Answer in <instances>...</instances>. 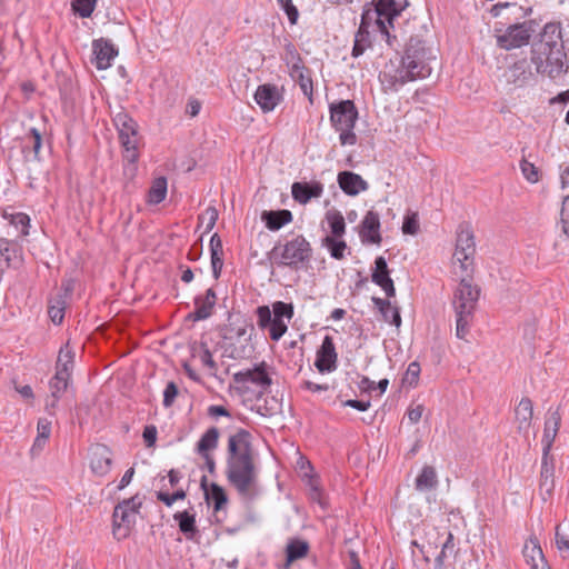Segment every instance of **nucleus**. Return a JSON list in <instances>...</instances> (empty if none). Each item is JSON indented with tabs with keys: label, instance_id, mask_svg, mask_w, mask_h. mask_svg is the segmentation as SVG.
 Masks as SVG:
<instances>
[{
	"label": "nucleus",
	"instance_id": "f257e3e1",
	"mask_svg": "<svg viewBox=\"0 0 569 569\" xmlns=\"http://www.w3.org/2000/svg\"><path fill=\"white\" fill-rule=\"evenodd\" d=\"M226 476L242 498L252 500L258 496V469L251 435L244 429H239L228 439Z\"/></svg>",
	"mask_w": 569,
	"mask_h": 569
},
{
	"label": "nucleus",
	"instance_id": "f03ea898",
	"mask_svg": "<svg viewBox=\"0 0 569 569\" xmlns=\"http://www.w3.org/2000/svg\"><path fill=\"white\" fill-rule=\"evenodd\" d=\"M460 281L453 291L452 307L456 312V337L465 339L470 331L480 288L472 284V274H456Z\"/></svg>",
	"mask_w": 569,
	"mask_h": 569
},
{
	"label": "nucleus",
	"instance_id": "7ed1b4c3",
	"mask_svg": "<svg viewBox=\"0 0 569 569\" xmlns=\"http://www.w3.org/2000/svg\"><path fill=\"white\" fill-rule=\"evenodd\" d=\"M312 258V247L302 236L298 234L283 246H276L270 252V259L278 267H288L292 270L306 268Z\"/></svg>",
	"mask_w": 569,
	"mask_h": 569
},
{
	"label": "nucleus",
	"instance_id": "20e7f679",
	"mask_svg": "<svg viewBox=\"0 0 569 569\" xmlns=\"http://www.w3.org/2000/svg\"><path fill=\"white\" fill-rule=\"evenodd\" d=\"M330 121L332 127L340 132L339 140L342 146H353L357 136L353 128L358 120V110L352 100H341L330 103Z\"/></svg>",
	"mask_w": 569,
	"mask_h": 569
},
{
	"label": "nucleus",
	"instance_id": "39448f33",
	"mask_svg": "<svg viewBox=\"0 0 569 569\" xmlns=\"http://www.w3.org/2000/svg\"><path fill=\"white\" fill-rule=\"evenodd\" d=\"M476 242L471 226L468 222L459 224L457 230L456 249L452 257L453 273H473Z\"/></svg>",
	"mask_w": 569,
	"mask_h": 569
},
{
	"label": "nucleus",
	"instance_id": "423d86ee",
	"mask_svg": "<svg viewBox=\"0 0 569 569\" xmlns=\"http://www.w3.org/2000/svg\"><path fill=\"white\" fill-rule=\"evenodd\" d=\"M142 506L141 498L136 495L120 501L113 510L112 533L117 540L126 539L136 523L139 509Z\"/></svg>",
	"mask_w": 569,
	"mask_h": 569
},
{
	"label": "nucleus",
	"instance_id": "0eeeda50",
	"mask_svg": "<svg viewBox=\"0 0 569 569\" xmlns=\"http://www.w3.org/2000/svg\"><path fill=\"white\" fill-rule=\"evenodd\" d=\"M402 54L396 53L380 71L379 79L385 90L398 91L402 86L417 80V77Z\"/></svg>",
	"mask_w": 569,
	"mask_h": 569
},
{
	"label": "nucleus",
	"instance_id": "6e6552de",
	"mask_svg": "<svg viewBox=\"0 0 569 569\" xmlns=\"http://www.w3.org/2000/svg\"><path fill=\"white\" fill-rule=\"evenodd\" d=\"M402 56L409 64L408 67L413 70L417 79H423L430 76L432 70L430 61L436 58L422 40L410 38Z\"/></svg>",
	"mask_w": 569,
	"mask_h": 569
},
{
	"label": "nucleus",
	"instance_id": "1a4fd4ad",
	"mask_svg": "<svg viewBox=\"0 0 569 569\" xmlns=\"http://www.w3.org/2000/svg\"><path fill=\"white\" fill-rule=\"evenodd\" d=\"M114 126L119 132V139L124 149V159L130 163L138 160V130L136 121L124 112H119L113 118Z\"/></svg>",
	"mask_w": 569,
	"mask_h": 569
},
{
	"label": "nucleus",
	"instance_id": "9d476101",
	"mask_svg": "<svg viewBox=\"0 0 569 569\" xmlns=\"http://www.w3.org/2000/svg\"><path fill=\"white\" fill-rule=\"evenodd\" d=\"M566 60L567 54L563 48L547 49L546 54L531 52V62L537 73H546L550 78H556L567 70Z\"/></svg>",
	"mask_w": 569,
	"mask_h": 569
},
{
	"label": "nucleus",
	"instance_id": "9b49d317",
	"mask_svg": "<svg viewBox=\"0 0 569 569\" xmlns=\"http://www.w3.org/2000/svg\"><path fill=\"white\" fill-rule=\"evenodd\" d=\"M501 32V30H496ZM531 28L527 22L509 26L502 33H497V46L503 50H512L528 44L531 37Z\"/></svg>",
	"mask_w": 569,
	"mask_h": 569
},
{
	"label": "nucleus",
	"instance_id": "f8f14e48",
	"mask_svg": "<svg viewBox=\"0 0 569 569\" xmlns=\"http://www.w3.org/2000/svg\"><path fill=\"white\" fill-rule=\"evenodd\" d=\"M400 10L395 0H378L373 9L366 10L362 13V24H366L368 16H376V22L382 32H387L385 20L392 24L395 17L399 16Z\"/></svg>",
	"mask_w": 569,
	"mask_h": 569
},
{
	"label": "nucleus",
	"instance_id": "ddd939ff",
	"mask_svg": "<svg viewBox=\"0 0 569 569\" xmlns=\"http://www.w3.org/2000/svg\"><path fill=\"white\" fill-rule=\"evenodd\" d=\"M563 48L561 27L559 23H547L540 34L539 41L533 43L531 52L546 54L547 49Z\"/></svg>",
	"mask_w": 569,
	"mask_h": 569
},
{
	"label": "nucleus",
	"instance_id": "4468645a",
	"mask_svg": "<svg viewBox=\"0 0 569 569\" xmlns=\"http://www.w3.org/2000/svg\"><path fill=\"white\" fill-rule=\"evenodd\" d=\"M89 465L96 476H106L112 466V452L110 448L102 443L92 445L89 448Z\"/></svg>",
	"mask_w": 569,
	"mask_h": 569
},
{
	"label": "nucleus",
	"instance_id": "2eb2a0df",
	"mask_svg": "<svg viewBox=\"0 0 569 569\" xmlns=\"http://www.w3.org/2000/svg\"><path fill=\"white\" fill-rule=\"evenodd\" d=\"M503 79L512 89L523 88L535 79L530 66L526 60H520L508 67L503 72Z\"/></svg>",
	"mask_w": 569,
	"mask_h": 569
},
{
	"label": "nucleus",
	"instance_id": "dca6fc26",
	"mask_svg": "<svg viewBox=\"0 0 569 569\" xmlns=\"http://www.w3.org/2000/svg\"><path fill=\"white\" fill-rule=\"evenodd\" d=\"M92 52L94 56L92 63L99 70L108 69L111 66V61L118 56L116 46L104 38L92 41Z\"/></svg>",
	"mask_w": 569,
	"mask_h": 569
},
{
	"label": "nucleus",
	"instance_id": "f3484780",
	"mask_svg": "<svg viewBox=\"0 0 569 569\" xmlns=\"http://www.w3.org/2000/svg\"><path fill=\"white\" fill-rule=\"evenodd\" d=\"M337 359L338 355L336 352L333 339L330 336H326L317 351L315 366L321 373L331 372L337 368Z\"/></svg>",
	"mask_w": 569,
	"mask_h": 569
},
{
	"label": "nucleus",
	"instance_id": "a211bd4d",
	"mask_svg": "<svg viewBox=\"0 0 569 569\" xmlns=\"http://www.w3.org/2000/svg\"><path fill=\"white\" fill-rule=\"evenodd\" d=\"M281 100L282 93L276 84H260L254 92V101L264 113L273 111Z\"/></svg>",
	"mask_w": 569,
	"mask_h": 569
},
{
	"label": "nucleus",
	"instance_id": "6ab92c4d",
	"mask_svg": "<svg viewBox=\"0 0 569 569\" xmlns=\"http://www.w3.org/2000/svg\"><path fill=\"white\" fill-rule=\"evenodd\" d=\"M371 280L385 291L388 298L396 296V288L393 280L390 278V270L385 257L379 256L376 258Z\"/></svg>",
	"mask_w": 569,
	"mask_h": 569
},
{
	"label": "nucleus",
	"instance_id": "aec40b11",
	"mask_svg": "<svg viewBox=\"0 0 569 569\" xmlns=\"http://www.w3.org/2000/svg\"><path fill=\"white\" fill-rule=\"evenodd\" d=\"M233 380L237 383L244 385L247 382L254 383L263 389L271 386L272 380L267 372V366L264 362L254 366L252 369L239 371L233 375Z\"/></svg>",
	"mask_w": 569,
	"mask_h": 569
},
{
	"label": "nucleus",
	"instance_id": "412c9836",
	"mask_svg": "<svg viewBox=\"0 0 569 569\" xmlns=\"http://www.w3.org/2000/svg\"><path fill=\"white\" fill-rule=\"evenodd\" d=\"M379 230V214L372 210H369L361 221V228L359 232L361 241L379 244L382 240Z\"/></svg>",
	"mask_w": 569,
	"mask_h": 569
},
{
	"label": "nucleus",
	"instance_id": "4be33fe9",
	"mask_svg": "<svg viewBox=\"0 0 569 569\" xmlns=\"http://www.w3.org/2000/svg\"><path fill=\"white\" fill-rule=\"evenodd\" d=\"M217 302V295L212 288H209L203 296L194 298L196 310L188 316L193 321H200L211 317Z\"/></svg>",
	"mask_w": 569,
	"mask_h": 569
},
{
	"label": "nucleus",
	"instance_id": "5701e85b",
	"mask_svg": "<svg viewBox=\"0 0 569 569\" xmlns=\"http://www.w3.org/2000/svg\"><path fill=\"white\" fill-rule=\"evenodd\" d=\"M237 341L231 342L224 349L226 355L231 359H243L251 356L253 347L250 343L251 333L246 328H241L237 332Z\"/></svg>",
	"mask_w": 569,
	"mask_h": 569
},
{
	"label": "nucleus",
	"instance_id": "b1692460",
	"mask_svg": "<svg viewBox=\"0 0 569 569\" xmlns=\"http://www.w3.org/2000/svg\"><path fill=\"white\" fill-rule=\"evenodd\" d=\"M322 192L323 186L318 181L293 182L291 186L292 198L300 204L308 203L312 198H319Z\"/></svg>",
	"mask_w": 569,
	"mask_h": 569
},
{
	"label": "nucleus",
	"instance_id": "393cba45",
	"mask_svg": "<svg viewBox=\"0 0 569 569\" xmlns=\"http://www.w3.org/2000/svg\"><path fill=\"white\" fill-rule=\"evenodd\" d=\"M338 183L341 190L348 196H357L361 191H366L369 186L361 176L351 171H341L338 174Z\"/></svg>",
	"mask_w": 569,
	"mask_h": 569
},
{
	"label": "nucleus",
	"instance_id": "a878e982",
	"mask_svg": "<svg viewBox=\"0 0 569 569\" xmlns=\"http://www.w3.org/2000/svg\"><path fill=\"white\" fill-rule=\"evenodd\" d=\"M297 61L292 63L290 68L291 78L297 81L302 90L303 94L312 101V79L309 70L302 64L301 58L296 57Z\"/></svg>",
	"mask_w": 569,
	"mask_h": 569
},
{
	"label": "nucleus",
	"instance_id": "bb28decb",
	"mask_svg": "<svg viewBox=\"0 0 569 569\" xmlns=\"http://www.w3.org/2000/svg\"><path fill=\"white\" fill-rule=\"evenodd\" d=\"M0 254L9 268H18L22 263V248L16 241L0 239Z\"/></svg>",
	"mask_w": 569,
	"mask_h": 569
},
{
	"label": "nucleus",
	"instance_id": "cd10ccee",
	"mask_svg": "<svg viewBox=\"0 0 569 569\" xmlns=\"http://www.w3.org/2000/svg\"><path fill=\"white\" fill-rule=\"evenodd\" d=\"M261 220L270 231H278L292 221V213L287 209L264 210L261 213Z\"/></svg>",
	"mask_w": 569,
	"mask_h": 569
},
{
	"label": "nucleus",
	"instance_id": "c85d7f7f",
	"mask_svg": "<svg viewBox=\"0 0 569 569\" xmlns=\"http://www.w3.org/2000/svg\"><path fill=\"white\" fill-rule=\"evenodd\" d=\"M533 416L532 401L529 398H522L515 410L517 429L519 432H528Z\"/></svg>",
	"mask_w": 569,
	"mask_h": 569
},
{
	"label": "nucleus",
	"instance_id": "c756f323",
	"mask_svg": "<svg viewBox=\"0 0 569 569\" xmlns=\"http://www.w3.org/2000/svg\"><path fill=\"white\" fill-rule=\"evenodd\" d=\"M561 417L558 410L551 412L545 422V430L542 436V445L545 456H548L549 450L556 439L560 428Z\"/></svg>",
	"mask_w": 569,
	"mask_h": 569
},
{
	"label": "nucleus",
	"instance_id": "7c9ffc66",
	"mask_svg": "<svg viewBox=\"0 0 569 569\" xmlns=\"http://www.w3.org/2000/svg\"><path fill=\"white\" fill-rule=\"evenodd\" d=\"M522 552L526 562L531 567V569H540L542 563H547L542 549L539 546L537 539L531 538L528 542H526Z\"/></svg>",
	"mask_w": 569,
	"mask_h": 569
},
{
	"label": "nucleus",
	"instance_id": "2f4dec72",
	"mask_svg": "<svg viewBox=\"0 0 569 569\" xmlns=\"http://www.w3.org/2000/svg\"><path fill=\"white\" fill-rule=\"evenodd\" d=\"M173 519L178 522L179 530L183 533L186 539L193 540L199 533L196 526V517L188 510L176 512Z\"/></svg>",
	"mask_w": 569,
	"mask_h": 569
},
{
	"label": "nucleus",
	"instance_id": "473e14b6",
	"mask_svg": "<svg viewBox=\"0 0 569 569\" xmlns=\"http://www.w3.org/2000/svg\"><path fill=\"white\" fill-rule=\"evenodd\" d=\"M211 267L212 274L217 280L220 277L223 266V247L221 238L218 233H213L210 238Z\"/></svg>",
	"mask_w": 569,
	"mask_h": 569
},
{
	"label": "nucleus",
	"instance_id": "72a5a7b5",
	"mask_svg": "<svg viewBox=\"0 0 569 569\" xmlns=\"http://www.w3.org/2000/svg\"><path fill=\"white\" fill-rule=\"evenodd\" d=\"M373 305L381 312L383 320L399 328L401 326V316L399 308L392 307L391 302L387 299L372 297Z\"/></svg>",
	"mask_w": 569,
	"mask_h": 569
},
{
	"label": "nucleus",
	"instance_id": "f704fd0d",
	"mask_svg": "<svg viewBox=\"0 0 569 569\" xmlns=\"http://www.w3.org/2000/svg\"><path fill=\"white\" fill-rule=\"evenodd\" d=\"M201 488L204 490V497L207 501H213V508L216 511L220 510L228 501L224 489L212 482L210 488H207V478L206 476L201 479Z\"/></svg>",
	"mask_w": 569,
	"mask_h": 569
},
{
	"label": "nucleus",
	"instance_id": "c9c22d12",
	"mask_svg": "<svg viewBox=\"0 0 569 569\" xmlns=\"http://www.w3.org/2000/svg\"><path fill=\"white\" fill-rule=\"evenodd\" d=\"M438 486L437 471L432 466H425L415 480V487L418 491L435 490Z\"/></svg>",
	"mask_w": 569,
	"mask_h": 569
},
{
	"label": "nucleus",
	"instance_id": "e433bc0d",
	"mask_svg": "<svg viewBox=\"0 0 569 569\" xmlns=\"http://www.w3.org/2000/svg\"><path fill=\"white\" fill-rule=\"evenodd\" d=\"M219 429L216 427L209 428L200 438L197 443V452L199 455L210 453V451L214 450L218 446L219 441Z\"/></svg>",
	"mask_w": 569,
	"mask_h": 569
},
{
	"label": "nucleus",
	"instance_id": "4c0bfd02",
	"mask_svg": "<svg viewBox=\"0 0 569 569\" xmlns=\"http://www.w3.org/2000/svg\"><path fill=\"white\" fill-rule=\"evenodd\" d=\"M74 353L71 350L69 343H66L59 351V356L56 365V372L58 373H70L73 369Z\"/></svg>",
	"mask_w": 569,
	"mask_h": 569
},
{
	"label": "nucleus",
	"instance_id": "58836bf2",
	"mask_svg": "<svg viewBox=\"0 0 569 569\" xmlns=\"http://www.w3.org/2000/svg\"><path fill=\"white\" fill-rule=\"evenodd\" d=\"M167 196V179L159 177L153 180L152 186L149 190L148 201L153 204H158L166 199Z\"/></svg>",
	"mask_w": 569,
	"mask_h": 569
},
{
	"label": "nucleus",
	"instance_id": "ea45409f",
	"mask_svg": "<svg viewBox=\"0 0 569 569\" xmlns=\"http://www.w3.org/2000/svg\"><path fill=\"white\" fill-rule=\"evenodd\" d=\"M309 545L303 540H292L287 546V561L292 562L307 556Z\"/></svg>",
	"mask_w": 569,
	"mask_h": 569
},
{
	"label": "nucleus",
	"instance_id": "a19ab883",
	"mask_svg": "<svg viewBox=\"0 0 569 569\" xmlns=\"http://www.w3.org/2000/svg\"><path fill=\"white\" fill-rule=\"evenodd\" d=\"M326 218L330 226L332 236L336 238L342 237L346 231L343 216L339 211H329L327 212Z\"/></svg>",
	"mask_w": 569,
	"mask_h": 569
},
{
	"label": "nucleus",
	"instance_id": "79ce46f5",
	"mask_svg": "<svg viewBox=\"0 0 569 569\" xmlns=\"http://www.w3.org/2000/svg\"><path fill=\"white\" fill-rule=\"evenodd\" d=\"M70 380V373H58L56 372L49 382L50 393L52 396H62L68 388Z\"/></svg>",
	"mask_w": 569,
	"mask_h": 569
},
{
	"label": "nucleus",
	"instance_id": "37998d69",
	"mask_svg": "<svg viewBox=\"0 0 569 569\" xmlns=\"http://www.w3.org/2000/svg\"><path fill=\"white\" fill-rule=\"evenodd\" d=\"M322 243L328 248L332 258L341 260L345 257L347 243L343 240H336L333 237L328 236L322 240Z\"/></svg>",
	"mask_w": 569,
	"mask_h": 569
},
{
	"label": "nucleus",
	"instance_id": "c03bdc74",
	"mask_svg": "<svg viewBox=\"0 0 569 569\" xmlns=\"http://www.w3.org/2000/svg\"><path fill=\"white\" fill-rule=\"evenodd\" d=\"M555 539L559 551H569V522H562L556 527Z\"/></svg>",
	"mask_w": 569,
	"mask_h": 569
},
{
	"label": "nucleus",
	"instance_id": "a18cd8bd",
	"mask_svg": "<svg viewBox=\"0 0 569 569\" xmlns=\"http://www.w3.org/2000/svg\"><path fill=\"white\" fill-rule=\"evenodd\" d=\"M97 4V0H73L72 9L81 17L89 18Z\"/></svg>",
	"mask_w": 569,
	"mask_h": 569
},
{
	"label": "nucleus",
	"instance_id": "49530a36",
	"mask_svg": "<svg viewBox=\"0 0 569 569\" xmlns=\"http://www.w3.org/2000/svg\"><path fill=\"white\" fill-rule=\"evenodd\" d=\"M273 319L283 320L287 318L290 320L293 317V305L286 303L283 301H276L272 305Z\"/></svg>",
	"mask_w": 569,
	"mask_h": 569
},
{
	"label": "nucleus",
	"instance_id": "de8ad7c7",
	"mask_svg": "<svg viewBox=\"0 0 569 569\" xmlns=\"http://www.w3.org/2000/svg\"><path fill=\"white\" fill-rule=\"evenodd\" d=\"M66 303L62 299H57L49 306L48 315L54 325H60L64 317Z\"/></svg>",
	"mask_w": 569,
	"mask_h": 569
},
{
	"label": "nucleus",
	"instance_id": "09e8293b",
	"mask_svg": "<svg viewBox=\"0 0 569 569\" xmlns=\"http://www.w3.org/2000/svg\"><path fill=\"white\" fill-rule=\"evenodd\" d=\"M365 26L362 22L360 23L359 30L356 33L355 44L352 48V57H360L366 50V39L368 37V31H365Z\"/></svg>",
	"mask_w": 569,
	"mask_h": 569
},
{
	"label": "nucleus",
	"instance_id": "8fccbe9b",
	"mask_svg": "<svg viewBox=\"0 0 569 569\" xmlns=\"http://www.w3.org/2000/svg\"><path fill=\"white\" fill-rule=\"evenodd\" d=\"M520 169L523 177L531 183H536L539 181V170L538 168L527 159L522 158L520 161Z\"/></svg>",
	"mask_w": 569,
	"mask_h": 569
},
{
	"label": "nucleus",
	"instance_id": "3c124183",
	"mask_svg": "<svg viewBox=\"0 0 569 569\" xmlns=\"http://www.w3.org/2000/svg\"><path fill=\"white\" fill-rule=\"evenodd\" d=\"M419 231V219L416 212H411L405 217L402 223V232L405 234L415 236Z\"/></svg>",
	"mask_w": 569,
	"mask_h": 569
},
{
	"label": "nucleus",
	"instance_id": "603ef678",
	"mask_svg": "<svg viewBox=\"0 0 569 569\" xmlns=\"http://www.w3.org/2000/svg\"><path fill=\"white\" fill-rule=\"evenodd\" d=\"M201 352L199 355L201 363L207 367L211 375H216L218 366L212 358V353L206 343H201Z\"/></svg>",
	"mask_w": 569,
	"mask_h": 569
},
{
	"label": "nucleus",
	"instance_id": "864d4df0",
	"mask_svg": "<svg viewBox=\"0 0 569 569\" xmlns=\"http://www.w3.org/2000/svg\"><path fill=\"white\" fill-rule=\"evenodd\" d=\"M267 329H269L271 340L278 341L288 330V326L287 323H284L283 320L273 319V321Z\"/></svg>",
	"mask_w": 569,
	"mask_h": 569
},
{
	"label": "nucleus",
	"instance_id": "5fc2aeb1",
	"mask_svg": "<svg viewBox=\"0 0 569 569\" xmlns=\"http://www.w3.org/2000/svg\"><path fill=\"white\" fill-rule=\"evenodd\" d=\"M184 498L186 491L183 489H179L171 495L163 491L157 492V499L163 502L167 507H171L174 503V501L182 500Z\"/></svg>",
	"mask_w": 569,
	"mask_h": 569
},
{
	"label": "nucleus",
	"instance_id": "6e6d98bb",
	"mask_svg": "<svg viewBox=\"0 0 569 569\" xmlns=\"http://www.w3.org/2000/svg\"><path fill=\"white\" fill-rule=\"evenodd\" d=\"M258 326L261 329H267L273 321L272 311L268 306H260L257 309Z\"/></svg>",
	"mask_w": 569,
	"mask_h": 569
},
{
	"label": "nucleus",
	"instance_id": "4d7b16f0",
	"mask_svg": "<svg viewBox=\"0 0 569 569\" xmlns=\"http://www.w3.org/2000/svg\"><path fill=\"white\" fill-rule=\"evenodd\" d=\"M179 393L178 386L174 381H169L163 391V406L170 408Z\"/></svg>",
	"mask_w": 569,
	"mask_h": 569
},
{
	"label": "nucleus",
	"instance_id": "13d9d810",
	"mask_svg": "<svg viewBox=\"0 0 569 569\" xmlns=\"http://www.w3.org/2000/svg\"><path fill=\"white\" fill-rule=\"evenodd\" d=\"M420 375V365L416 361L409 363L403 381L409 386H416Z\"/></svg>",
	"mask_w": 569,
	"mask_h": 569
},
{
	"label": "nucleus",
	"instance_id": "bf43d9fd",
	"mask_svg": "<svg viewBox=\"0 0 569 569\" xmlns=\"http://www.w3.org/2000/svg\"><path fill=\"white\" fill-rule=\"evenodd\" d=\"M278 2L280 3L282 10L288 16L290 23L296 24L299 17V12L297 7L292 3V0H278Z\"/></svg>",
	"mask_w": 569,
	"mask_h": 569
},
{
	"label": "nucleus",
	"instance_id": "052dcab7",
	"mask_svg": "<svg viewBox=\"0 0 569 569\" xmlns=\"http://www.w3.org/2000/svg\"><path fill=\"white\" fill-rule=\"evenodd\" d=\"M561 229L569 237V196L565 197L560 212Z\"/></svg>",
	"mask_w": 569,
	"mask_h": 569
},
{
	"label": "nucleus",
	"instance_id": "680f3d73",
	"mask_svg": "<svg viewBox=\"0 0 569 569\" xmlns=\"http://www.w3.org/2000/svg\"><path fill=\"white\" fill-rule=\"evenodd\" d=\"M453 547H455V543H453V537L451 533H449L446 542L443 543L442 546V549L440 551V553L436 557L435 561H436V566L438 568H440L443 563V559L446 558L447 556V551L449 550L450 552H452L453 550Z\"/></svg>",
	"mask_w": 569,
	"mask_h": 569
},
{
	"label": "nucleus",
	"instance_id": "e2e57ef3",
	"mask_svg": "<svg viewBox=\"0 0 569 569\" xmlns=\"http://www.w3.org/2000/svg\"><path fill=\"white\" fill-rule=\"evenodd\" d=\"M201 219L207 221L206 231L209 232L218 220V210L214 207L207 208Z\"/></svg>",
	"mask_w": 569,
	"mask_h": 569
},
{
	"label": "nucleus",
	"instance_id": "0e129e2a",
	"mask_svg": "<svg viewBox=\"0 0 569 569\" xmlns=\"http://www.w3.org/2000/svg\"><path fill=\"white\" fill-rule=\"evenodd\" d=\"M37 431L38 437L48 440L51 433V421L46 418H40L37 423Z\"/></svg>",
	"mask_w": 569,
	"mask_h": 569
},
{
	"label": "nucleus",
	"instance_id": "69168bd1",
	"mask_svg": "<svg viewBox=\"0 0 569 569\" xmlns=\"http://www.w3.org/2000/svg\"><path fill=\"white\" fill-rule=\"evenodd\" d=\"M157 433V428L152 425L144 428L142 437L147 447H152L156 443Z\"/></svg>",
	"mask_w": 569,
	"mask_h": 569
},
{
	"label": "nucleus",
	"instance_id": "338daca9",
	"mask_svg": "<svg viewBox=\"0 0 569 569\" xmlns=\"http://www.w3.org/2000/svg\"><path fill=\"white\" fill-rule=\"evenodd\" d=\"M13 223L21 227V234L27 236L29 233L28 227L30 218L26 213H18L13 217Z\"/></svg>",
	"mask_w": 569,
	"mask_h": 569
},
{
	"label": "nucleus",
	"instance_id": "774afa93",
	"mask_svg": "<svg viewBox=\"0 0 569 569\" xmlns=\"http://www.w3.org/2000/svg\"><path fill=\"white\" fill-rule=\"evenodd\" d=\"M30 133L32 136V150H33V153H34V158L39 159V152H40V149L42 147L41 134H40L39 130H37L36 128H32L30 130Z\"/></svg>",
	"mask_w": 569,
	"mask_h": 569
}]
</instances>
